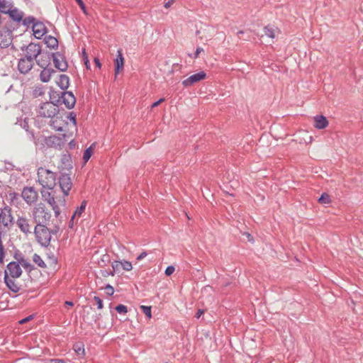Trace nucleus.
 Returning <instances> with one entry per match:
<instances>
[{"instance_id": "1", "label": "nucleus", "mask_w": 363, "mask_h": 363, "mask_svg": "<svg viewBox=\"0 0 363 363\" xmlns=\"http://www.w3.org/2000/svg\"><path fill=\"white\" fill-rule=\"evenodd\" d=\"M58 228L50 230L46 225H35L33 233L35 236L36 241L42 246L47 247L50 245L52 234H56Z\"/></svg>"}, {"instance_id": "2", "label": "nucleus", "mask_w": 363, "mask_h": 363, "mask_svg": "<svg viewBox=\"0 0 363 363\" xmlns=\"http://www.w3.org/2000/svg\"><path fill=\"white\" fill-rule=\"evenodd\" d=\"M38 182L44 189H52L56 184V174L44 167L38 169Z\"/></svg>"}, {"instance_id": "3", "label": "nucleus", "mask_w": 363, "mask_h": 363, "mask_svg": "<svg viewBox=\"0 0 363 363\" xmlns=\"http://www.w3.org/2000/svg\"><path fill=\"white\" fill-rule=\"evenodd\" d=\"M33 218L36 225H46L50 220L51 214L43 203L38 204L32 211Z\"/></svg>"}, {"instance_id": "4", "label": "nucleus", "mask_w": 363, "mask_h": 363, "mask_svg": "<svg viewBox=\"0 0 363 363\" xmlns=\"http://www.w3.org/2000/svg\"><path fill=\"white\" fill-rule=\"evenodd\" d=\"M69 137V135H67V134H62L61 137L50 135L48 137L42 136L41 138L42 140L44 142V145L46 147L55 149H61Z\"/></svg>"}, {"instance_id": "5", "label": "nucleus", "mask_w": 363, "mask_h": 363, "mask_svg": "<svg viewBox=\"0 0 363 363\" xmlns=\"http://www.w3.org/2000/svg\"><path fill=\"white\" fill-rule=\"evenodd\" d=\"M38 115L43 118H53L59 112L58 106L52 102H45L38 108Z\"/></svg>"}, {"instance_id": "6", "label": "nucleus", "mask_w": 363, "mask_h": 363, "mask_svg": "<svg viewBox=\"0 0 363 363\" xmlns=\"http://www.w3.org/2000/svg\"><path fill=\"white\" fill-rule=\"evenodd\" d=\"M24 50V57L30 60L31 61H34L36 60L38 56L41 53V48L40 45L35 43H30L25 49L22 48Z\"/></svg>"}, {"instance_id": "7", "label": "nucleus", "mask_w": 363, "mask_h": 363, "mask_svg": "<svg viewBox=\"0 0 363 363\" xmlns=\"http://www.w3.org/2000/svg\"><path fill=\"white\" fill-rule=\"evenodd\" d=\"M17 227L23 234L28 235L32 233V225L29 218L24 216H18L16 221Z\"/></svg>"}, {"instance_id": "8", "label": "nucleus", "mask_w": 363, "mask_h": 363, "mask_svg": "<svg viewBox=\"0 0 363 363\" xmlns=\"http://www.w3.org/2000/svg\"><path fill=\"white\" fill-rule=\"evenodd\" d=\"M21 196L27 204L31 205L37 201L38 194L33 187L26 186L23 188Z\"/></svg>"}, {"instance_id": "9", "label": "nucleus", "mask_w": 363, "mask_h": 363, "mask_svg": "<svg viewBox=\"0 0 363 363\" xmlns=\"http://www.w3.org/2000/svg\"><path fill=\"white\" fill-rule=\"evenodd\" d=\"M59 184L64 195L67 196L72 186L70 177L67 174H62L59 178Z\"/></svg>"}, {"instance_id": "10", "label": "nucleus", "mask_w": 363, "mask_h": 363, "mask_svg": "<svg viewBox=\"0 0 363 363\" xmlns=\"http://www.w3.org/2000/svg\"><path fill=\"white\" fill-rule=\"evenodd\" d=\"M11 209L9 206L0 208V223L4 226H9L13 223Z\"/></svg>"}, {"instance_id": "11", "label": "nucleus", "mask_w": 363, "mask_h": 363, "mask_svg": "<svg viewBox=\"0 0 363 363\" xmlns=\"http://www.w3.org/2000/svg\"><path fill=\"white\" fill-rule=\"evenodd\" d=\"M206 77V74L203 71L194 74L182 81V84L185 87L191 86L193 84L203 80Z\"/></svg>"}, {"instance_id": "12", "label": "nucleus", "mask_w": 363, "mask_h": 363, "mask_svg": "<svg viewBox=\"0 0 363 363\" xmlns=\"http://www.w3.org/2000/svg\"><path fill=\"white\" fill-rule=\"evenodd\" d=\"M53 62L55 67L61 72H65L68 67L67 62L65 57L60 52L52 54Z\"/></svg>"}, {"instance_id": "13", "label": "nucleus", "mask_w": 363, "mask_h": 363, "mask_svg": "<svg viewBox=\"0 0 363 363\" xmlns=\"http://www.w3.org/2000/svg\"><path fill=\"white\" fill-rule=\"evenodd\" d=\"M34 62L26 57H22L18 63V71L23 74H28L33 68Z\"/></svg>"}, {"instance_id": "14", "label": "nucleus", "mask_w": 363, "mask_h": 363, "mask_svg": "<svg viewBox=\"0 0 363 363\" xmlns=\"http://www.w3.org/2000/svg\"><path fill=\"white\" fill-rule=\"evenodd\" d=\"M7 271L9 276L12 278H18L22 274V270L18 263L11 262L7 264Z\"/></svg>"}, {"instance_id": "15", "label": "nucleus", "mask_w": 363, "mask_h": 363, "mask_svg": "<svg viewBox=\"0 0 363 363\" xmlns=\"http://www.w3.org/2000/svg\"><path fill=\"white\" fill-rule=\"evenodd\" d=\"M61 99H62V103L69 109L72 108L76 104L75 96L71 91L63 92L62 94Z\"/></svg>"}, {"instance_id": "16", "label": "nucleus", "mask_w": 363, "mask_h": 363, "mask_svg": "<svg viewBox=\"0 0 363 363\" xmlns=\"http://www.w3.org/2000/svg\"><path fill=\"white\" fill-rule=\"evenodd\" d=\"M67 122L57 115L51 118L50 125L56 131H63V127L67 125Z\"/></svg>"}, {"instance_id": "17", "label": "nucleus", "mask_w": 363, "mask_h": 363, "mask_svg": "<svg viewBox=\"0 0 363 363\" xmlns=\"http://www.w3.org/2000/svg\"><path fill=\"white\" fill-rule=\"evenodd\" d=\"M32 30L35 38L40 39L46 33L47 29L43 23L36 21L35 24L33 25Z\"/></svg>"}, {"instance_id": "18", "label": "nucleus", "mask_w": 363, "mask_h": 363, "mask_svg": "<svg viewBox=\"0 0 363 363\" xmlns=\"http://www.w3.org/2000/svg\"><path fill=\"white\" fill-rule=\"evenodd\" d=\"M16 278H12L9 276L7 271L4 272V282L6 286L13 292L17 293L20 290V287L15 281Z\"/></svg>"}, {"instance_id": "19", "label": "nucleus", "mask_w": 363, "mask_h": 363, "mask_svg": "<svg viewBox=\"0 0 363 363\" xmlns=\"http://www.w3.org/2000/svg\"><path fill=\"white\" fill-rule=\"evenodd\" d=\"M328 125L327 118L322 115L314 116V127L317 129H323Z\"/></svg>"}, {"instance_id": "20", "label": "nucleus", "mask_w": 363, "mask_h": 363, "mask_svg": "<svg viewBox=\"0 0 363 363\" xmlns=\"http://www.w3.org/2000/svg\"><path fill=\"white\" fill-rule=\"evenodd\" d=\"M124 65V57L121 50L117 52V56L115 60V74H118L120 70L123 69Z\"/></svg>"}, {"instance_id": "21", "label": "nucleus", "mask_w": 363, "mask_h": 363, "mask_svg": "<svg viewBox=\"0 0 363 363\" xmlns=\"http://www.w3.org/2000/svg\"><path fill=\"white\" fill-rule=\"evenodd\" d=\"M10 18L16 22H20L23 19V13L15 7H12L8 12Z\"/></svg>"}, {"instance_id": "22", "label": "nucleus", "mask_w": 363, "mask_h": 363, "mask_svg": "<svg viewBox=\"0 0 363 363\" xmlns=\"http://www.w3.org/2000/svg\"><path fill=\"white\" fill-rule=\"evenodd\" d=\"M55 72L53 69L45 67L40 74V79L43 82H48Z\"/></svg>"}, {"instance_id": "23", "label": "nucleus", "mask_w": 363, "mask_h": 363, "mask_svg": "<svg viewBox=\"0 0 363 363\" xmlns=\"http://www.w3.org/2000/svg\"><path fill=\"white\" fill-rule=\"evenodd\" d=\"M11 43L9 35L6 32L0 31V48H8Z\"/></svg>"}, {"instance_id": "24", "label": "nucleus", "mask_w": 363, "mask_h": 363, "mask_svg": "<svg viewBox=\"0 0 363 363\" xmlns=\"http://www.w3.org/2000/svg\"><path fill=\"white\" fill-rule=\"evenodd\" d=\"M57 84L62 89H67L69 84V79L68 76L65 74H60Z\"/></svg>"}, {"instance_id": "25", "label": "nucleus", "mask_w": 363, "mask_h": 363, "mask_svg": "<svg viewBox=\"0 0 363 363\" xmlns=\"http://www.w3.org/2000/svg\"><path fill=\"white\" fill-rule=\"evenodd\" d=\"M13 6L12 2L7 0H0V12L8 13L9 10Z\"/></svg>"}, {"instance_id": "26", "label": "nucleus", "mask_w": 363, "mask_h": 363, "mask_svg": "<svg viewBox=\"0 0 363 363\" xmlns=\"http://www.w3.org/2000/svg\"><path fill=\"white\" fill-rule=\"evenodd\" d=\"M45 43L47 46L50 48H56L58 46V41L57 38L51 35H48L45 38Z\"/></svg>"}, {"instance_id": "27", "label": "nucleus", "mask_w": 363, "mask_h": 363, "mask_svg": "<svg viewBox=\"0 0 363 363\" xmlns=\"http://www.w3.org/2000/svg\"><path fill=\"white\" fill-rule=\"evenodd\" d=\"M42 197L43 199L47 201L50 206L54 205L56 201L54 196L51 194V193L48 191H41Z\"/></svg>"}, {"instance_id": "28", "label": "nucleus", "mask_w": 363, "mask_h": 363, "mask_svg": "<svg viewBox=\"0 0 363 363\" xmlns=\"http://www.w3.org/2000/svg\"><path fill=\"white\" fill-rule=\"evenodd\" d=\"M86 206V201H83L79 207H78L74 211V214L72 216L71 221H72L75 217H80L82 213L84 211Z\"/></svg>"}, {"instance_id": "29", "label": "nucleus", "mask_w": 363, "mask_h": 363, "mask_svg": "<svg viewBox=\"0 0 363 363\" xmlns=\"http://www.w3.org/2000/svg\"><path fill=\"white\" fill-rule=\"evenodd\" d=\"M21 21L23 26H25L27 28L31 26V28H33V25L35 24L37 20L33 16H28L22 19Z\"/></svg>"}, {"instance_id": "30", "label": "nucleus", "mask_w": 363, "mask_h": 363, "mask_svg": "<svg viewBox=\"0 0 363 363\" xmlns=\"http://www.w3.org/2000/svg\"><path fill=\"white\" fill-rule=\"evenodd\" d=\"M264 30L267 36L271 38H274L276 30L274 29L272 27H270L269 26H265Z\"/></svg>"}, {"instance_id": "31", "label": "nucleus", "mask_w": 363, "mask_h": 363, "mask_svg": "<svg viewBox=\"0 0 363 363\" xmlns=\"http://www.w3.org/2000/svg\"><path fill=\"white\" fill-rule=\"evenodd\" d=\"M33 262L42 268L46 267V264H45L44 261L42 259L41 257L37 254H35L33 255Z\"/></svg>"}, {"instance_id": "32", "label": "nucleus", "mask_w": 363, "mask_h": 363, "mask_svg": "<svg viewBox=\"0 0 363 363\" xmlns=\"http://www.w3.org/2000/svg\"><path fill=\"white\" fill-rule=\"evenodd\" d=\"M16 123L19 125L21 127H22L26 130H27V131L28 130V122L27 118H25L24 119L18 118Z\"/></svg>"}, {"instance_id": "33", "label": "nucleus", "mask_w": 363, "mask_h": 363, "mask_svg": "<svg viewBox=\"0 0 363 363\" xmlns=\"http://www.w3.org/2000/svg\"><path fill=\"white\" fill-rule=\"evenodd\" d=\"M19 265L21 264L24 269H30L31 268L30 263L23 257H21L20 259H18V262Z\"/></svg>"}, {"instance_id": "34", "label": "nucleus", "mask_w": 363, "mask_h": 363, "mask_svg": "<svg viewBox=\"0 0 363 363\" xmlns=\"http://www.w3.org/2000/svg\"><path fill=\"white\" fill-rule=\"evenodd\" d=\"M318 201L322 204H329L331 201L330 196L326 193H323L321 195V196L318 199Z\"/></svg>"}, {"instance_id": "35", "label": "nucleus", "mask_w": 363, "mask_h": 363, "mask_svg": "<svg viewBox=\"0 0 363 363\" xmlns=\"http://www.w3.org/2000/svg\"><path fill=\"white\" fill-rule=\"evenodd\" d=\"M94 145H91L89 147L85 150L84 155H83V160L84 162H86L91 157L92 155V146Z\"/></svg>"}, {"instance_id": "36", "label": "nucleus", "mask_w": 363, "mask_h": 363, "mask_svg": "<svg viewBox=\"0 0 363 363\" xmlns=\"http://www.w3.org/2000/svg\"><path fill=\"white\" fill-rule=\"evenodd\" d=\"M45 93L44 89L42 86H35L33 90V96L34 97H38L43 95Z\"/></svg>"}, {"instance_id": "37", "label": "nucleus", "mask_w": 363, "mask_h": 363, "mask_svg": "<svg viewBox=\"0 0 363 363\" xmlns=\"http://www.w3.org/2000/svg\"><path fill=\"white\" fill-rule=\"evenodd\" d=\"M113 271L110 272V274L111 276H113L115 272L119 270V269L121 267V261H115L111 264Z\"/></svg>"}, {"instance_id": "38", "label": "nucleus", "mask_w": 363, "mask_h": 363, "mask_svg": "<svg viewBox=\"0 0 363 363\" xmlns=\"http://www.w3.org/2000/svg\"><path fill=\"white\" fill-rule=\"evenodd\" d=\"M121 267L125 271H130L133 268L131 262H130L128 261L123 260V261H121Z\"/></svg>"}, {"instance_id": "39", "label": "nucleus", "mask_w": 363, "mask_h": 363, "mask_svg": "<svg viewBox=\"0 0 363 363\" xmlns=\"http://www.w3.org/2000/svg\"><path fill=\"white\" fill-rule=\"evenodd\" d=\"M74 350L78 355L84 356L85 354L84 348L81 345H74Z\"/></svg>"}, {"instance_id": "40", "label": "nucleus", "mask_w": 363, "mask_h": 363, "mask_svg": "<svg viewBox=\"0 0 363 363\" xmlns=\"http://www.w3.org/2000/svg\"><path fill=\"white\" fill-rule=\"evenodd\" d=\"M116 310L118 313L122 314H126L128 312L127 307L124 305L120 304L116 307Z\"/></svg>"}, {"instance_id": "41", "label": "nucleus", "mask_w": 363, "mask_h": 363, "mask_svg": "<svg viewBox=\"0 0 363 363\" xmlns=\"http://www.w3.org/2000/svg\"><path fill=\"white\" fill-rule=\"evenodd\" d=\"M141 309L143 310V312L149 318H150L152 317L151 315V307L150 306H141Z\"/></svg>"}, {"instance_id": "42", "label": "nucleus", "mask_w": 363, "mask_h": 363, "mask_svg": "<svg viewBox=\"0 0 363 363\" xmlns=\"http://www.w3.org/2000/svg\"><path fill=\"white\" fill-rule=\"evenodd\" d=\"M5 251L4 245H0V264H4Z\"/></svg>"}, {"instance_id": "43", "label": "nucleus", "mask_w": 363, "mask_h": 363, "mask_svg": "<svg viewBox=\"0 0 363 363\" xmlns=\"http://www.w3.org/2000/svg\"><path fill=\"white\" fill-rule=\"evenodd\" d=\"M51 207L54 211L55 217H58L60 214V209L57 206V203H55L54 205H51Z\"/></svg>"}, {"instance_id": "44", "label": "nucleus", "mask_w": 363, "mask_h": 363, "mask_svg": "<svg viewBox=\"0 0 363 363\" xmlns=\"http://www.w3.org/2000/svg\"><path fill=\"white\" fill-rule=\"evenodd\" d=\"M51 207L54 211L55 217H58L60 214V209L57 206V203H55L54 205H51Z\"/></svg>"}, {"instance_id": "45", "label": "nucleus", "mask_w": 363, "mask_h": 363, "mask_svg": "<svg viewBox=\"0 0 363 363\" xmlns=\"http://www.w3.org/2000/svg\"><path fill=\"white\" fill-rule=\"evenodd\" d=\"M78 5L79 6L80 9L82 10L83 13L85 14H87L86 9L85 6V4H84L82 0H75Z\"/></svg>"}, {"instance_id": "46", "label": "nucleus", "mask_w": 363, "mask_h": 363, "mask_svg": "<svg viewBox=\"0 0 363 363\" xmlns=\"http://www.w3.org/2000/svg\"><path fill=\"white\" fill-rule=\"evenodd\" d=\"M174 270H175L174 267H173V266H168L166 268L164 273H165V274L167 276H170V275H172L174 273Z\"/></svg>"}, {"instance_id": "47", "label": "nucleus", "mask_w": 363, "mask_h": 363, "mask_svg": "<svg viewBox=\"0 0 363 363\" xmlns=\"http://www.w3.org/2000/svg\"><path fill=\"white\" fill-rule=\"evenodd\" d=\"M94 300L96 301V304H97V308L99 309H101L103 308V302H102V300L98 297V296H94Z\"/></svg>"}, {"instance_id": "48", "label": "nucleus", "mask_w": 363, "mask_h": 363, "mask_svg": "<svg viewBox=\"0 0 363 363\" xmlns=\"http://www.w3.org/2000/svg\"><path fill=\"white\" fill-rule=\"evenodd\" d=\"M105 289H106V294L108 295H113V293H114V289H113V287L112 286H111L110 284H107L105 287Z\"/></svg>"}, {"instance_id": "49", "label": "nucleus", "mask_w": 363, "mask_h": 363, "mask_svg": "<svg viewBox=\"0 0 363 363\" xmlns=\"http://www.w3.org/2000/svg\"><path fill=\"white\" fill-rule=\"evenodd\" d=\"M67 118L69 119L74 125H76V115L74 113H69Z\"/></svg>"}, {"instance_id": "50", "label": "nucleus", "mask_w": 363, "mask_h": 363, "mask_svg": "<svg viewBox=\"0 0 363 363\" xmlns=\"http://www.w3.org/2000/svg\"><path fill=\"white\" fill-rule=\"evenodd\" d=\"M203 52V49L201 47H198L194 53V58H197L201 52Z\"/></svg>"}, {"instance_id": "51", "label": "nucleus", "mask_w": 363, "mask_h": 363, "mask_svg": "<svg viewBox=\"0 0 363 363\" xmlns=\"http://www.w3.org/2000/svg\"><path fill=\"white\" fill-rule=\"evenodd\" d=\"M164 101V98H162V99H159L158 101H157L154 102V103L152 104L151 107H152V108H155V107H156V106H159V105H160L162 102H163Z\"/></svg>"}, {"instance_id": "52", "label": "nucleus", "mask_w": 363, "mask_h": 363, "mask_svg": "<svg viewBox=\"0 0 363 363\" xmlns=\"http://www.w3.org/2000/svg\"><path fill=\"white\" fill-rule=\"evenodd\" d=\"M31 319H33V315H29V316H28V317H26V318H23V319L19 321V323H20V324H23V323H26V322H28V321L30 320Z\"/></svg>"}, {"instance_id": "53", "label": "nucleus", "mask_w": 363, "mask_h": 363, "mask_svg": "<svg viewBox=\"0 0 363 363\" xmlns=\"http://www.w3.org/2000/svg\"><path fill=\"white\" fill-rule=\"evenodd\" d=\"M175 0H169L168 1L164 3V6L166 9H169L174 2Z\"/></svg>"}, {"instance_id": "54", "label": "nucleus", "mask_w": 363, "mask_h": 363, "mask_svg": "<svg viewBox=\"0 0 363 363\" xmlns=\"http://www.w3.org/2000/svg\"><path fill=\"white\" fill-rule=\"evenodd\" d=\"M49 363H66V362H65L62 359H50Z\"/></svg>"}, {"instance_id": "55", "label": "nucleus", "mask_w": 363, "mask_h": 363, "mask_svg": "<svg viewBox=\"0 0 363 363\" xmlns=\"http://www.w3.org/2000/svg\"><path fill=\"white\" fill-rule=\"evenodd\" d=\"M204 313V310L199 309L196 313V318H199Z\"/></svg>"}, {"instance_id": "56", "label": "nucleus", "mask_w": 363, "mask_h": 363, "mask_svg": "<svg viewBox=\"0 0 363 363\" xmlns=\"http://www.w3.org/2000/svg\"><path fill=\"white\" fill-rule=\"evenodd\" d=\"M147 256V252H141L137 257V259L138 260H141L143 259V258H145V257Z\"/></svg>"}, {"instance_id": "57", "label": "nucleus", "mask_w": 363, "mask_h": 363, "mask_svg": "<svg viewBox=\"0 0 363 363\" xmlns=\"http://www.w3.org/2000/svg\"><path fill=\"white\" fill-rule=\"evenodd\" d=\"M30 135H31V138H32L33 140L34 141L35 144L38 145L39 141H40V138H35L33 133H30Z\"/></svg>"}, {"instance_id": "58", "label": "nucleus", "mask_w": 363, "mask_h": 363, "mask_svg": "<svg viewBox=\"0 0 363 363\" xmlns=\"http://www.w3.org/2000/svg\"><path fill=\"white\" fill-rule=\"evenodd\" d=\"M86 68H89V60H88V56H85L84 58H82Z\"/></svg>"}, {"instance_id": "59", "label": "nucleus", "mask_w": 363, "mask_h": 363, "mask_svg": "<svg viewBox=\"0 0 363 363\" xmlns=\"http://www.w3.org/2000/svg\"><path fill=\"white\" fill-rule=\"evenodd\" d=\"M245 235L247 236V238L248 239V241H250V242H252L253 241V238H252V235L250 233H245Z\"/></svg>"}, {"instance_id": "60", "label": "nucleus", "mask_w": 363, "mask_h": 363, "mask_svg": "<svg viewBox=\"0 0 363 363\" xmlns=\"http://www.w3.org/2000/svg\"><path fill=\"white\" fill-rule=\"evenodd\" d=\"M94 62L96 63V66H97L99 68H101V62H100V61H99V59L95 58V59H94Z\"/></svg>"}, {"instance_id": "61", "label": "nucleus", "mask_w": 363, "mask_h": 363, "mask_svg": "<svg viewBox=\"0 0 363 363\" xmlns=\"http://www.w3.org/2000/svg\"><path fill=\"white\" fill-rule=\"evenodd\" d=\"M69 145L71 148H74L75 147V143L73 140H72L69 143Z\"/></svg>"}, {"instance_id": "62", "label": "nucleus", "mask_w": 363, "mask_h": 363, "mask_svg": "<svg viewBox=\"0 0 363 363\" xmlns=\"http://www.w3.org/2000/svg\"><path fill=\"white\" fill-rule=\"evenodd\" d=\"M65 305L69 306H72L74 305V303L72 301H65Z\"/></svg>"}, {"instance_id": "63", "label": "nucleus", "mask_w": 363, "mask_h": 363, "mask_svg": "<svg viewBox=\"0 0 363 363\" xmlns=\"http://www.w3.org/2000/svg\"><path fill=\"white\" fill-rule=\"evenodd\" d=\"M85 56H87V55L86 53L85 49H83V50H82V58H84Z\"/></svg>"}, {"instance_id": "64", "label": "nucleus", "mask_w": 363, "mask_h": 363, "mask_svg": "<svg viewBox=\"0 0 363 363\" xmlns=\"http://www.w3.org/2000/svg\"><path fill=\"white\" fill-rule=\"evenodd\" d=\"M102 274H103V275H104V276H105V277H106V276H107V275H111V274H110V272H103Z\"/></svg>"}]
</instances>
